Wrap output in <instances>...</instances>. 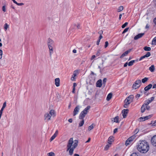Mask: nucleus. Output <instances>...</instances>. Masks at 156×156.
<instances>
[{"instance_id":"44","label":"nucleus","mask_w":156,"mask_h":156,"mask_svg":"<svg viewBox=\"0 0 156 156\" xmlns=\"http://www.w3.org/2000/svg\"><path fill=\"white\" fill-rule=\"evenodd\" d=\"M108 41H106L105 42V46H104L105 48H106V47H107V46H108Z\"/></svg>"},{"instance_id":"8","label":"nucleus","mask_w":156,"mask_h":156,"mask_svg":"<svg viewBox=\"0 0 156 156\" xmlns=\"http://www.w3.org/2000/svg\"><path fill=\"white\" fill-rule=\"evenodd\" d=\"M152 116V115H150L145 117H141L139 119V120L140 122L143 121L150 119Z\"/></svg>"},{"instance_id":"52","label":"nucleus","mask_w":156,"mask_h":156,"mask_svg":"<svg viewBox=\"0 0 156 156\" xmlns=\"http://www.w3.org/2000/svg\"><path fill=\"white\" fill-rule=\"evenodd\" d=\"M140 96V94H138L135 96V98L137 99H138L139 98Z\"/></svg>"},{"instance_id":"60","label":"nucleus","mask_w":156,"mask_h":156,"mask_svg":"<svg viewBox=\"0 0 156 156\" xmlns=\"http://www.w3.org/2000/svg\"><path fill=\"white\" fill-rule=\"evenodd\" d=\"M128 64V62H126L124 65V67H126L127 66V65Z\"/></svg>"},{"instance_id":"37","label":"nucleus","mask_w":156,"mask_h":156,"mask_svg":"<svg viewBox=\"0 0 156 156\" xmlns=\"http://www.w3.org/2000/svg\"><path fill=\"white\" fill-rule=\"evenodd\" d=\"M9 27V25L7 23H5L4 26V28L5 30H6Z\"/></svg>"},{"instance_id":"41","label":"nucleus","mask_w":156,"mask_h":156,"mask_svg":"<svg viewBox=\"0 0 156 156\" xmlns=\"http://www.w3.org/2000/svg\"><path fill=\"white\" fill-rule=\"evenodd\" d=\"M128 24V23L127 22L125 23L122 26V28H124L125 27H126Z\"/></svg>"},{"instance_id":"45","label":"nucleus","mask_w":156,"mask_h":156,"mask_svg":"<svg viewBox=\"0 0 156 156\" xmlns=\"http://www.w3.org/2000/svg\"><path fill=\"white\" fill-rule=\"evenodd\" d=\"M100 50H98L97 52V53H96V55L97 56H99L100 55Z\"/></svg>"},{"instance_id":"39","label":"nucleus","mask_w":156,"mask_h":156,"mask_svg":"<svg viewBox=\"0 0 156 156\" xmlns=\"http://www.w3.org/2000/svg\"><path fill=\"white\" fill-rule=\"evenodd\" d=\"M154 97H152L147 100L149 101V102L151 103L154 100Z\"/></svg>"},{"instance_id":"33","label":"nucleus","mask_w":156,"mask_h":156,"mask_svg":"<svg viewBox=\"0 0 156 156\" xmlns=\"http://www.w3.org/2000/svg\"><path fill=\"white\" fill-rule=\"evenodd\" d=\"M123 9V7L122 6H120L118 8V12H120L122 11Z\"/></svg>"},{"instance_id":"42","label":"nucleus","mask_w":156,"mask_h":156,"mask_svg":"<svg viewBox=\"0 0 156 156\" xmlns=\"http://www.w3.org/2000/svg\"><path fill=\"white\" fill-rule=\"evenodd\" d=\"M129 29V27H127V28H126V29H125L124 30H123V31L122 34H124L126 32H127L128 31Z\"/></svg>"},{"instance_id":"36","label":"nucleus","mask_w":156,"mask_h":156,"mask_svg":"<svg viewBox=\"0 0 156 156\" xmlns=\"http://www.w3.org/2000/svg\"><path fill=\"white\" fill-rule=\"evenodd\" d=\"M47 155L48 156H55V154L52 152H51L48 153Z\"/></svg>"},{"instance_id":"59","label":"nucleus","mask_w":156,"mask_h":156,"mask_svg":"<svg viewBox=\"0 0 156 156\" xmlns=\"http://www.w3.org/2000/svg\"><path fill=\"white\" fill-rule=\"evenodd\" d=\"M68 121L70 122V123H72V122H73V119H69V120H68Z\"/></svg>"},{"instance_id":"49","label":"nucleus","mask_w":156,"mask_h":156,"mask_svg":"<svg viewBox=\"0 0 156 156\" xmlns=\"http://www.w3.org/2000/svg\"><path fill=\"white\" fill-rule=\"evenodd\" d=\"M55 136L53 135L50 138L51 140L52 141L55 138Z\"/></svg>"},{"instance_id":"5","label":"nucleus","mask_w":156,"mask_h":156,"mask_svg":"<svg viewBox=\"0 0 156 156\" xmlns=\"http://www.w3.org/2000/svg\"><path fill=\"white\" fill-rule=\"evenodd\" d=\"M141 83V82L140 80H138L136 81L134 84L133 85V88L135 89L138 88L140 86Z\"/></svg>"},{"instance_id":"38","label":"nucleus","mask_w":156,"mask_h":156,"mask_svg":"<svg viewBox=\"0 0 156 156\" xmlns=\"http://www.w3.org/2000/svg\"><path fill=\"white\" fill-rule=\"evenodd\" d=\"M107 79L106 78H104L103 80V85L104 86H105V83L107 81Z\"/></svg>"},{"instance_id":"31","label":"nucleus","mask_w":156,"mask_h":156,"mask_svg":"<svg viewBox=\"0 0 156 156\" xmlns=\"http://www.w3.org/2000/svg\"><path fill=\"white\" fill-rule=\"evenodd\" d=\"M150 103L149 102V101L147 100H146L145 102L144 103V104L143 105H144V106H147Z\"/></svg>"},{"instance_id":"32","label":"nucleus","mask_w":156,"mask_h":156,"mask_svg":"<svg viewBox=\"0 0 156 156\" xmlns=\"http://www.w3.org/2000/svg\"><path fill=\"white\" fill-rule=\"evenodd\" d=\"M128 100L126 101V102H125V104L124 105V107L125 108H127L128 107V105L129 104V102H128Z\"/></svg>"},{"instance_id":"19","label":"nucleus","mask_w":156,"mask_h":156,"mask_svg":"<svg viewBox=\"0 0 156 156\" xmlns=\"http://www.w3.org/2000/svg\"><path fill=\"white\" fill-rule=\"evenodd\" d=\"M60 79L59 78H57L55 79V83L57 87H58L59 84Z\"/></svg>"},{"instance_id":"58","label":"nucleus","mask_w":156,"mask_h":156,"mask_svg":"<svg viewBox=\"0 0 156 156\" xmlns=\"http://www.w3.org/2000/svg\"><path fill=\"white\" fill-rule=\"evenodd\" d=\"M118 129L117 128H115V129L114 130V133H115L117 132V131Z\"/></svg>"},{"instance_id":"6","label":"nucleus","mask_w":156,"mask_h":156,"mask_svg":"<svg viewBox=\"0 0 156 156\" xmlns=\"http://www.w3.org/2000/svg\"><path fill=\"white\" fill-rule=\"evenodd\" d=\"M135 138V136H133L129 137L126 141V145L127 146L130 144Z\"/></svg>"},{"instance_id":"13","label":"nucleus","mask_w":156,"mask_h":156,"mask_svg":"<svg viewBox=\"0 0 156 156\" xmlns=\"http://www.w3.org/2000/svg\"><path fill=\"white\" fill-rule=\"evenodd\" d=\"M132 50L131 49H129L128 50L126 51L125 52L123 53L120 56V58H122L124 56L127 55Z\"/></svg>"},{"instance_id":"55","label":"nucleus","mask_w":156,"mask_h":156,"mask_svg":"<svg viewBox=\"0 0 156 156\" xmlns=\"http://www.w3.org/2000/svg\"><path fill=\"white\" fill-rule=\"evenodd\" d=\"M130 156H138L136 153H133Z\"/></svg>"},{"instance_id":"34","label":"nucleus","mask_w":156,"mask_h":156,"mask_svg":"<svg viewBox=\"0 0 156 156\" xmlns=\"http://www.w3.org/2000/svg\"><path fill=\"white\" fill-rule=\"evenodd\" d=\"M94 125V124H92L91 125H90V126L88 127V130L89 131L91 130L93 128V125Z\"/></svg>"},{"instance_id":"29","label":"nucleus","mask_w":156,"mask_h":156,"mask_svg":"<svg viewBox=\"0 0 156 156\" xmlns=\"http://www.w3.org/2000/svg\"><path fill=\"white\" fill-rule=\"evenodd\" d=\"M49 114H50L51 116H53L55 114V111L53 110H51L48 113Z\"/></svg>"},{"instance_id":"53","label":"nucleus","mask_w":156,"mask_h":156,"mask_svg":"<svg viewBox=\"0 0 156 156\" xmlns=\"http://www.w3.org/2000/svg\"><path fill=\"white\" fill-rule=\"evenodd\" d=\"M146 55L148 57H149L151 55V54L150 52H147V54H146Z\"/></svg>"},{"instance_id":"64","label":"nucleus","mask_w":156,"mask_h":156,"mask_svg":"<svg viewBox=\"0 0 156 156\" xmlns=\"http://www.w3.org/2000/svg\"><path fill=\"white\" fill-rule=\"evenodd\" d=\"M156 88V84H154L153 87V88Z\"/></svg>"},{"instance_id":"11","label":"nucleus","mask_w":156,"mask_h":156,"mask_svg":"<svg viewBox=\"0 0 156 156\" xmlns=\"http://www.w3.org/2000/svg\"><path fill=\"white\" fill-rule=\"evenodd\" d=\"M80 107L79 105L76 106L74 108L73 112V116H74L77 115L79 112L80 110Z\"/></svg>"},{"instance_id":"40","label":"nucleus","mask_w":156,"mask_h":156,"mask_svg":"<svg viewBox=\"0 0 156 156\" xmlns=\"http://www.w3.org/2000/svg\"><path fill=\"white\" fill-rule=\"evenodd\" d=\"M103 31H101H101H100V32L99 33L100 34V36L99 37L98 39H100V40H101V39H102L103 37L101 35V34L102 33Z\"/></svg>"},{"instance_id":"56","label":"nucleus","mask_w":156,"mask_h":156,"mask_svg":"<svg viewBox=\"0 0 156 156\" xmlns=\"http://www.w3.org/2000/svg\"><path fill=\"white\" fill-rule=\"evenodd\" d=\"M150 108V107L149 106H146V109L147 110H149Z\"/></svg>"},{"instance_id":"26","label":"nucleus","mask_w":156,"mask_h":156,"mask_svg":"<svg viewBox=\"0 0 156 156\" xmlns=\"http://www.w3.org/2000/svg\"><path fill=\"white\" fill-rule=\"evenodd\" d=\"M149 78H148L147 77H145L144 79H143L142 80V82L143 83H145L147 81V80H148Z\"/></svg>"},{"instance_id":"14","label":"nucleus","mask_w":156,"mask_h":156,"mask_svg":"<svg viewBox=\"0 0 156 156\" xmlns=\"http://www.w3.org/2000/svg\"><path fill=\"white\" fill-rule=\"evenodd\" d=\"M44 119L48 121L50 119L51 116L48 113H47L44 115Z\"/></svg>"},{"instance_id":"9","label":"nucleus","mask_w":156,"mask_h":156,"mask_svg":"<svg viewBox=\"0 0 156 156\" xmlns=\"http://www.w3.org/2000/svg\"><path fill=\"white\" fill-rule=\"evenodd\" d=\"M134 97L133 95H131L127 97L125 100V102H126L127 100H128V102H129V104L131 102L133 101V98Z\"/></svg>"},{"instance_id":"10","label":"nucleus","mask_w":156,"mask_h":156,"mask_svg":"<svg viewBox=\"0 0 156 156\" xmlns=\"http://www.w3.org/2000/svg\"><path fill=\"white\" fill-rule=\"evenodd\" d=\"M151 142L153 146L156 147V135L152 137L151 140Z\"/></svg>"},{"instance_id":"16","label":"nucleus","mask_w":156,"mask_h":156,"mask_svg":"<svg viewBox=\"0 0 156 156\" xmlns=\"http://www.w3.org/2000/svg\"><path fill=\"white\" fill-rule=\"evenodd\" d=\"M78 74V71L77 70H75L73 72V75L71 78V80H74L75 79V77Z\"/></svg>"},{"instance_id":"7","label":"nucleus","mask_w":156,"mask_h":156,"mask_svg":"<svg viewBox=\"0 0 156 156\" xmlns=\"http://www.w3.org/2000/svg\"><path fill=\"white\" fill-rule=\"evenodd\" d=\"M144 21L145 23H147L145 27V29H148L150 27V25L149 23L151 22V20L150 19L149 17H147L146 18V19L144 20Z\"/></svg>"},{"instance_id":"2","label":"nucleus","mask_w":156,"mask_h":156,"mask_svg":"<svg viewBox=\"0 0 156 156\" xmlns=\"http://www.w3.org/2000/svg\"><path fill=\"white\" fill-rule=\"evenodd\" d=\"M150 147L147 142L145 140L140 142L137 146L138 151L142 153H146L149 151Z\"/></svg>"},{"instance_id":"4","label":"nucleus","mask_w":156,"mask_h":156,"mask_svg":"<svg viewBox=\"0 0 156 156\" xmlns=\"http://www.w3.org/2000/svg\"><path fill=\"white\" fill-rule=\"evenodd\" d=\"M90 106H88L81 112L79 116V119H82L85 117L88 112V110L90 109Z\"/></svg>"},{"instance_id":"30","label":"nucleus","mask_w":156,"mask_h":156,"mask_svg":"<svg viewBox=\"0 0 156 156\" xmlns=\"http://www.w3.org/2000/svg\"><path fill=\"white\" fill-rule=\"evenodd\" d=\"M119 117L118 116L115 117L114 119V122H116V123H118L119 122Z\"/></svg>"},{"instance_id":"17","label":"nucleus","mask_w":156,"mask_h":156,"mask_svg":"<svg viewBox=\"0 0 156 156\" xmlns=\"http://www.w3.org/2000/svg\"><path fill=\"white\" fill-rule=\"evenodd\" d=\"M102 84L101 80L100 79L98 80L96 83L97 87H100Z\"/></svg>"},{"instance_id":"54","label":"nucleus","mask_w":156,"mask_h":156,"mask_svg":"<svg viewBox=\"0 0 156 156\" xmlns=\"http://www.w3.org/2000/svg\"><path fill=\"white\" fill-rule=\"evenodd\" d=\"M139 131V129H136L134 131V133L136 134Z\"/></svg>"},{"instance_id":"12","label":"nucleus","mask_w":156,"mask_h":156,"mask_svg":"<svg viewBox=\"0 0 156 156\" xmlns=\"http://www.w3.org/2000/svg\"><path fill=\"white\" fill-rule=\"evenodd\" d=\"M144 35V33H140L136 35L134 38V40H137L141 38Z\"/></svg>"},{"instance_id":"23","label":"nucleus","mask_w":156,"mask_h":156,"mask_svg":"<svg viewBox=\"0 0 156 156\" xmlns=\"http://www.w3.org/2000/svg\"><path fill=\"white\" fill-rule=\"evenodd\" d=\"M146 109V106L143 105L141 108V112L142 113L144 112Z\"/></svg>"},{"instance_id":"35","label":"nucleus","mask_w":156,"mask_h":156,"mask_svg":"<svg viewBox=\"0 0 156 156\" xmlns=\"http://www.w3.org/2000/svg\"><path fill=\"white\" fill-rule=\"evenodd\" d=\"M110 145L111 144H107L105 148V150L107 151L108 150L109 147H110Z\"/></svg>"},{"instance_id":"51","label":"nucleus","mask_w":156,"mask_h":156,"mask_svg":"<svg viewBox=\"0 0 156 156\" xmlns=\"http://www.w3.org/2000/svg\"><path fill=\"white\" fill-rule=\"evenodd\" d=\"M145 58V57L144 56V55L142 56H141L140 57V58L139 59V61H141L142 59H143L144 58Z\"/></svg>"},{"instance_id":"57","label":"nucleus","mask_w":156,"mask_h":156,"mask_svg":"<svg viewBox=\"0 0 156 156\" xmlns=\"http://www.w3.org/2000/svg\"><path fill=\"white\" fill-rule=\"evenodd\" d=\"M96 56L95 55H93L92 56L91 58V60H92L94 58L96 57Z\"/></svg>"},{"instance_id":"50","label":"nucleus","mask_w":156,"mask_h":156,"mask_svg":"<svg viewBox=\"0 0 156 156\" xmlns=\"http://www.w3.org/2000/svg\"><path fill=\"white\" fill-rule=\"evenodd\" d=\"M6 106V102H4V103L3 104L2 108H4Z\"/></svg>"},{"instance_id":"20","label":"nucleus","mask_w":156,"mask_h":156,"mask_svg":"<svg viewBox=\"0 0 156 156\" xmlns=\"http://www.w3.org/2000/svg\"><path fill=\"white\" fill-rule=\"evenodd\" d=\"M152 87V85L151 84H149L148 86L146 87L144 89L145 91H147L150 89Z\"/></svg>"},{"instance_id":"21","label":"nucleus","mask_w":156,"mask_h":156,"mask_svg":"<svg viewBox=\"0 0 156 156\" xmlns=\"http://www.w3.org/2000/svg\"><path fill=\"white\" fill-rule=\"evenodd\" d=\"M151 72H153L155 70V67L154 65H152L149 68Z\"/></svg>"},{"instance_id":"63","label":"nucleus","mask_w":156,"mask_h":156,"mask_svg":"<svg viewBox=\"0 0 156 156\" xmlns=\"http://www.w3.org/2000/svg\"><path fill=\"white\" fill-rule=\"evenodd\" d=\"M153 22L154 23L156 24V17L153 20Z\"/></svg>"},{"instance_id":"24","label":"nucleus","mask_w":156,"mask_h":156,"mask_svg":"<svg viewBox=\"0 0 156 156\" xmlns=\"http://www.w3.org/2000/svg\"><path fill=\"white\" fill-rule=\"evenodd\" d=\"M151 44L154 45H156V37L153 39Z\"/></svg>"},{"instance_id":"3","label":"nucleus","mask_w":156,"mask_h":156,"mask_svg":"<svg viewBox=\"0 0 156 156\" xmlns=\"http://www.w3.org/2000/svg\"><path fill=\"white\" fill-rule=\"evenodd\" d=\"M48 45L50 55L51 56L53 52V46L54 45V41L50 38L48 40Z\"/></svg>"},{"instance_id":"62","label":"nucleus","mask_w":156,"mask_h":156,"mask_svg":"<svg viewBox=\"0 0 156 156\" xmlns=\"http://www.w3.org/2000/svg\"><path fill=\"white\" fill-rule=\"evenodd\" d=\"M77 85L76 84V83H74L73 85V87L75 88V87Z\"/></svg>"},{"instance_id":"18","label":"nucleus","mask_w":156,"mask_h":156,"mask_svg":"<svg viewBox=\"0 0 156 156\" xmlns=\"http://www.w3.org/2000/svg\"><path fill=\"white\" fill-rule=\"evenodd\" d=\"M114 137L112 136H110L108 139V143L109 144H111L114 141Z\"/></svg>"},{"instance_id":"15","label":"nucleus","mask_w":156,"mask_h":156,"mask_svg":"<svg viewBox=\"0 0 156 156\" xmlns=\"http://www.w3.org/2000/svg\"><path fill=\"white\" fill-rule=\"evenodd\" d=\"M128 111V109H124L122 111V113H123L122 115L123 118H125L126 117Z\"/></svg>"},{"instance_id":"48","label":"nucleus","mask_w":156,"mask_h":156,"mask_svg":"<svg viewBox=\"0 0 156 156\" xmlns=\"http://www.w3.org/2000/svg\"><path fill=\"white\" fill-rule=\"evenodd\" d=\"M2 9L3 12H5L6 11L5 10V5H4L2 7Z\"/></svg>"},{"instance_id":"1","label":"nucleus","mask_w":156,"mask_h":156,"mask_svg":"<svg viewBox=\"0 0 156 156\" xmlns=\"http://www.w3.org/2000/svg\"><path fill=\"white\" fill-rule=\"evenodd\" d=\"M78 140H76L73 141L72 137L69 140L67 145V151H69V155H72L73 154L74 150L78 146Z\"/></svg>"},{"instance_id":"25","label":"nucleus","mask_w":156,"mask_h":156,"mask_svg":"<svg viewBox=\"0 0 156 156\" xmlns=\"http://www.w3.org/2000/svg\"><path fill=\"white\" fill-rule=\"evenodd\" d=\"M81 119L82 120L79 123V127L82 126L84 123V120L83 119V118Z\"/></svg>"},{"instance_id":"46","label":"nucleus","mask_w":156,"mask_h":156,"mask_svg":"<svg viewBox=\"0 0 156 156\" xmlns=\"http://www.w3.org/2000/svg\"><path fill=\"white\" fill-rule=\"evenodd\" d=\"M16 4L17 5H24V3H18L17 2V3H16Z\"/></svg>"},{"instance_id":"22","label":"nucleus","mask_w":156,"mask_h":156,"mask_svg":"<svg viewBox=\"0 0 156 156\" xmlns=\"http://www.w3.org/2000/svg\"><path fill=\"white\" fill-rule=\"evenodd\" d=\"M112 94L111 93L109 94L106 98V100L107 101H109L112 98Z\"/></svg>"},{"instance_id":"43","label":"nucleus","mask_w":156,"mask_h":156,"mask_svg":"<svg viewBox=\"0 0 156 156\" xmlns=\"http://www.w3.org/2000/svg\"><path fill=\"white\" fill-rule=\"evenodd\" d=\"M2 50L0 49V59H1L2 58Z\"/></svg>"},{"instance_id":"47","label":"nucleus","mask_w":156,"mask_h":156,"mask_svg":"<svg viewBox=\"0 0 156 156\" xmlns=\"http://www.w3.org/2000/svg\"><path fill=\"white\" fill-rule=\"evenodd\" d=\"M58 131L57 130L55 131V133L53 135H54L56 137L57 136V135L58 134Z\"/></svg>"},{"instance_id":"27","label":"nucleus","mask_w":156,"mask_h":156,"mask_svg":"<svg viewBox=\"0 0 156 156\" xmlns=\"http://www.w3.org/2000/svg\"><path fill=\"white\" fill-rule=\"evenodd\" d=\"M135 62V60H133L130 61V62H129L128 63V65L129 66H132L134 63Z\"/></svg>"},{"instance_id":"28","label":"nucleus","mask_w":156,"mask_h":156,"mask_svg":"<svg viewBox=\"0 0 156 156\" xmlns=\"http://www.w3.org/2000/svg\"><path fill=\"white\" fill-rule=\"evenodd\" d=\"M144 50L145 51H150L151 50V48L150 47L147 46L145 47L144 48Z\"/></svg>"},{"instance_id":"61","label":"nucleus","mask_w":156,"mask_h":156,"mask_svg":"<svg viewBox=\"0 0 156 156\" xmlns=\"http://www.w3.org/2000/svg\"><path fill=\"white\" fill-rule=\"evenodd\" d=\"M100 41V39H98V41L97 42V45H99Z\"/></svg>"}]
</instances>
